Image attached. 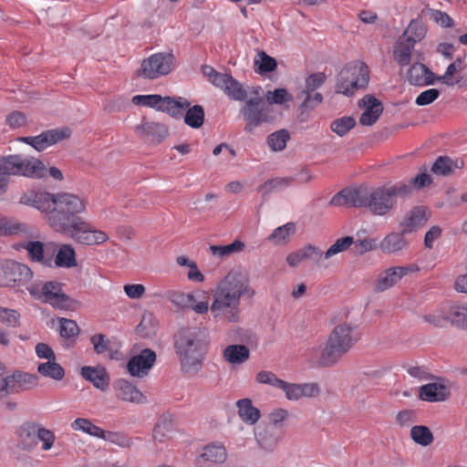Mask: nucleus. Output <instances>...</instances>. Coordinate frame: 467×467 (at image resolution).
<instances>
[{
	"instance_id": "55",
	"label": "nucleus",
	"mask_w": 467,
	"mask_h": 467,
	"mask_svg": "<svg viewBox=\"0 0 467 467\" xmlns=\"http://www.w3.org/2000/svg\"><path fill=\"white\" fill-rule=\"evenodd\" d=\"M20 313L16 309L0 306V323L7 327H17L20 326Z\"/></svg>"
},
{
	"instance_id": "3",
	"label": "nucleus",
	"mask_w": 467,
	"mask_h": 467,
	"mask_svg": "<svg viewBox=\"0 0 467 467\" xmlns=\"http://www.w3.org/2000/svg\"><path fill=\"white\" fill-rule=\"evenodd\" d=\"M19 202L45 213L46 222L52 229V219H63L69 210L84 212L86 209L85 201L78 195L67 192L52 194L40 189L24 192Z\"/></svg>"
},
{
	"instance_id": "38",
	"label": "nucleus",
	"mask_w": 467,
	"mask_h": 467,
	"mask_svg": "<svg viewBox=\"0 0 467 467\" xmlns=\"http://www.w3.org/2000/svg\"><path fill=\"white\" fill-rule=\"evenodd\" d=\"M223 83L217 86L223 89L224 93L234 100H244L246 98V91L242 84L234 79L231 75L223 76Z\"/></svg>"
},
{
	"instance_id": "30",
	"label": "nucleus",
	"mask_w": 467,
	"mask_h": 467,
	"mask_svg": "<svg viewBox=\"0 0 467 467\" xmlns=\"http://www.w3.org/2000/svg\"><path fill=\"white\" fill-rule=\"evenodd\" d=\"M16 247L26 249L32 262L40 263L46 266H50L52 264V258L45 254L44 244L40 241H29L25 244H20Z\"/></svg>"
},
{
	"instance_id": "18",
	"label": "nucleus",
	"mask_w": 467,
	"mask_h": 467,
	"mask_svg": "<svg viewBox=\"0 0 467 467\" xmlns=\"http://www.w3.org/2000/svg\"><path fill=\"white\" fill-rule=\"evenodd\" d=\"M80 374L84 379L101 391L107 390L109 387L110 377L103 366H84L81 368Z\"/></svg>"
},
{
	"instance_id": "52",
	"label": "nucleus",
	"mask_w": 467,
	"mask_h": 467,
	"mask_svg": "<svg viewBox=\"0 0 467 467\" xmlns=\"http://www.w3.org/2000/svg\"><path fill=\"white\" fill-rule=\"evenodd\" d=\"M356 125V120L352 117L344 116L333 120L330 129L337 135L343 137Z\"/></svg>"
},
{
	"instance_id": "36",
	"label": "nucleus",
	"mask_w": 467,
	"mask_h": 467,
	"mask_svg": "<svg viewBox=\"0 0 467 467\" xmlns=\"http://www.w3.org/2000/svg\"><path fill=\"white\" fill-rule=\"evenodd\" d=\"M227 458V451L220 442H213L206 445L200 459L210 463H223Z\"/></svg>"
},
{
	"instance_id": "54",
	"label": "nucleus",
	"mask_w": 467,
	"mask_h": 467,
	"mask_svg": "<svg viewBox=\"0 0 467 467\" xmlns=\"http://www.w3.org/2000/svg\"><path fill=\"white\" fill-rule=\"evenodd\" d=\"M292 178L283 177V178H275L272 180H268L259 186L258 191L262 192V194H268L274 191L280 190L291 184Z\"/></svg>"
},
{
	"instance_id": "26",
	"label": "nucleus",
	"mask_w": 467,
	"mask_h": 467,
	"mask_svg": "<svg viewBox=\"0 0 467 467\" xmlns=\"http://www.w3.org/2000/svg\"><path fill=\"white\" fill-rule=\"evenodd\" d=\"M408 80L414 86L432 85L435 81L434 74L421 63L413 64L408 72Z\"/></svg>"
},
{
	"instance_id": "49",
	"label": "nucleus",
	"mask_w": 467,
	"mask_h": 467,
	"mask_svg": "<svg viewBox=\"0 0 467 467\" xmlns=\"http://www.w3.org/2000/svg\"><path fill=\"white\" fill-rule=\"evenodd\" d=\"M172 431V423L169 417L163 416L160 419L153 429L152 439L157 442H163L169 438Z\"/></svg>"
},
{
	"instance_id": "58",
	"label": "nucleus",
	"mask_w": 467,
	"mask_h": 467,
	"mask_svg": "<svg viewBox=\"0 0 467 467\" xmlns=\"http://www.w3.org/2000/svg\"><path fill=\"white\" fill-rule=\"evenodd\" d=\"M162 101L161 95H136L132 98V102L138 106H146L160 110V105Z\"/></svg>"
},
{
	"instance_id": "64",
	"label": "nucleus",
	"mask_w": 467,
	"mask_h": 467,
	"mask_svg": "<svg viewBox=\"0 0 467 467\" xmlns=\"http://www.w3.org/2000/svg\"><path fill=\"white\" fill-rule=\"evenodd\" d=\"M326 78V75L321 72L311 74L306 79L305 89L302 91L314 92L325 83Z\"/></svg>"
},
{
	"instance_id": "23",
	"label": "nucleus",
	"mask_w": 467,
	"mask_h": 467,
	"mask_svg": "<svg viewBox=\"0 0 467 467\" xmlns=\"http://www.w3.org/2000/svg\"><path fill=\"white\" fill-rule=\"evenodd\" d=\"M70 130L68 129L50 130L33 137V148L41 151L47 147L69 137Z\"/></svg>"
},
{
	"instance_id": "61",
	"label": "nucleus",
	"mask_w": 467,
	"mask_h": 467,
	"mask_svg": "<svg viewBox=\"0 0 467 467\" xmlns=\"http://www.w3.org/2000/svg\"><path fill=\"white\" fill-rule=\"evenodd\" d=\"M60 328L59 332L61 337L65 338H72L78 335L79 328L78 324L71 319L61 318L59 320Z\"/></svg>"
},
{
	"instance_id": "51",
	"label": "nucleus",
	"mask_w": 467,
	"mask_h": 467,
	"mask_svg": "<svg viewBox=\"0 0 467 467\" xmlns=\"http://www.w3.org/2000/svg\"><path fill=\"white\" fill-rule=\"evenodd\" d=\"M244 244L239 240L234 241L227 245H212L210 250L212 254L219 257H226L234 253L241 252L244 248Z\"/></svg>"
},
{
	"instance_id": "8",
	"label": "nucleus",
	"mask_w": 467,
	"mask_h": 467,
	"mask_svg": "<svg viewBox=\"0 0 467 467\" xmlns=\"http://www.w3.org/2000/svg\"><path fill=\"white\" fill-rule=\"evenodd\" d=\"M3 160L11 175H22L26 177L42 178L47 170L45 165L34 158H25L19 155H9Z\"/></svg>"
},
{
	"instance_id": "25",
	"label": "nucleus",
	"mask_w": 467,
	"mask_h": 467,
	"mask_svg": "<svg viewBox=\"0 0 467 467\" xmlns=\"http://www.w3.org/2000/svg\"><path fill=\"white\" fill-rule=\"evenodd\" d=\"M402 231L400 233L392 232L388 234L380 242L379 248L384 254H396L406 249L409 242L404 237Z\"/></svg>"
},
{
	"instance_id": "14",
	"label": "nucleus",
	"mask_w": 467,
	"mask_h": 467,
	"mask_svg": "<svg viewBox=\"0 0 467 467\" xmlns=\"http://www.w3.org/2000/svg\"><path fill=\"white\" fill-rule=\"evenodd\" d=\"M115 396L118 400L132 404L146 402V397L132 383L124 379H117L113 384Z\"/></svg>"
},
{
	"instance_id": "42",
	"label": "nucleus",
	"mask_w": 467,
	"mask_h": 467,
	"mask_svg": "<svg viewBox=\"0 0 467 467\" xmlns=\"http://www.w3.org/2000/svg\"><path fill=\"white\" fill-rule=\"evenodd\" d=\"M352 244H354V238L352 236H345L337 239L325 253L321 251L320 266H326L325 260L347 251Z\"/></svg>"
},
{
	"instance_id": "46",
	"label": "nucleus",
	"mask_w": 467,
	"mask_h": 467,
	"mask_svg": "<svg viewBox=\"0 0 467 467\" xmlns=\"http://www.w3.org/2000/svg\"><path fill=\"white\" fill-rule=\"evenodd\" d=\"M254 64L257 68V72L260 74L272 72L277 67L276 60L262 50L257 51L254 59Z\"/></svg>"
},
{
	"instance_id": "31",
	"label": "nucleus",
	"mask_w": 467,
	"mask_h": 467,
	"mask_svg": "<svg viewBox=\"0 0 467 467\" xmlns=\"http://www.w3.org/2000/svg\"><path fill=\"white\" fill-rule=\"evenodd\" d=\"M238 408V416L247 425L255 424L260 417V410L253 405L250 399H241L236 402Z\"/></svg>"
},
{
	"instance_id": "59",
	"label": "nucleus",
	"mask_w": 467,
	"mask_h": 467,
	"mask_svg": "<svg viewBox=\"0 0 467 467\" xmlns=\"http://www.w3.org/2000/svg\"><path fill=\"white\" fill-rule=\"evenodd\" d=\"M266 100L270 104L283 105L285 102L293 100V96L285 88H276L274 91H268Z\"/></svg>"
},
{
	"instance_id": "37",
	"label": "nucleus",
	"mask_w": 467,
	"mask_h": 467,
	"mask_svg": "<svg viewBox=\"0 0 467 467\" xmlns=\"http://www.w3.org/2000/svg\"><path fill=\"white\" fill-rule=\"evenodd\" d=\"M296 230V227L294 223H287L275 228L266 240L275 246L285 245L295 235Z\"/></svg>"
},
{
	"instance_id": "29",
	"label": "nucleus",
	"mask_w": 467,
	"mask_h": 467,
	"mask_svg": "<svg viewBox=\"0 0 467 467\" xmlns=\"http://www.w3.org/2000/svg\"><path fill=\"white\" fill-rule=\"evenodd\" d=\"M414 46L405 36H400L395 43L393 50L394 60L401 67L408 66L411 61Z\"/></svg>"
},
{
	"instance_id": "7",
	"label": "nucleus",
	"mask_w": 467,
	"mask_h": 467,
	"mask_svg": "<svg viewBox=\"0 0 467 467\" xmlns=\"http://www.w3.org/2000/svg\"><path fill=\"white\" fill-rule=\"evenodd\" d=\"M368 67L363 62H353L339 72L336 91L346 96L353 95L358 89L365 88L369 80Z\"/></svg>"
},
{
	"instance_id": "22",
	"label": "nucleus",
	"mask_w": 467,
	"mask_h": 467,
	"mask_svg": "<svg viewBox=\"0 0 467 467\" xmlns=\"http://www.w3.org/2000/svg\"><path fill=\"white\" fill-rule=\"evenodd\" d=\"M11 235H18L23 238H32L34 236L28 224L12 218H0V236Z\"/></svg>"
},
{
	"instance_id": "60",
	"label": "nucleus",
	"mask_w": 467,
	"mask_h": 467,
	"mask_svg": "<svg viewBox=\"0 0 467 467\" xmlns=\"http://www.w3.org/2000/svg\"><path fill=\"white\" fill-rule=\"evenodd\" d=\"M157 327V321L151 314H146L142 317L140 323L138 325V331L143 337L152 335Z\"/></svg>"
},
{
	"instance_id": "2",
	"label": "nucleus",
	"mask_w": 467,
	"mask_h": 467,
	"mask_svg": "<svg viewBox=\"0 0 467 467\" xmlns=\"http://www.w3.org/2000/svg\"><path fill=\"white\" fill-rule=\"evenodd\" d=\"M254 296L255 290L251 285L248 274L241 268L230 270L213 292V318L223 324L238 323L241 319V299L253 298Z\"/></svg>"
},
{
	"instance_id": "5",
	"label": "nucleus",
	"mask_w": 467,
	"mask_h": 467,
	"mask_svg": "<svg viewBox=\"0 0 467 467\" xmlns=\"http://www.w3.org/2000/svg\"><path fill=\"white\" fill-rule=\"evenodd\" d=\"M207 347L204 333L198 328L187 327L177 332L174 349L184 373L194 375L202 369Z\"/></svg>"
},
{
	"instance_id": "45",
	"label": "nucleus",
	"mask_w": 467,
	"mask_h": 467,
	"mask_svg": "<svg viewBox=\"0 0 467 467\" xmlns=\"http://www.w3.org/2000/svg\"><path fill=\"white\" fill-rule=\"evenodd\" d=\"M37 371L43 377L52 379L54 380H61L65 376L64 368L56 362V359H50L40 363Z\"/></svg>"
},
{
	"instance_id": "1",
	"label": "nucleus",
	"mask_w": 467,
	"mask_h": 467,
	"mask_svg": "<svg viewBox=\"0 0 467 467\" xmlns=\"http://www.w3.org/2000/svg\"><path fill=\"white\" fill-rule=\"evenodd\" d=\"M410 193V185L402 182L377 188H346L332 197L329 205L366 208L373 215L385 216L394 209L398 197H407Z\"/></svg>"
},
{
	"instance_id": "57",
	"label": "nucleus",
	"mask_w": 467,
	"mask_h": 467,
	"mask_svg": "<svg viewBox=\"0 0 467 467\" xmlns=\"http://www.w3.org/2000/svg\"><path fill=\"white\" fill-rule=\"evenodd\" d=\"M297 99L301 100V108L314 109L322 102L323 96L319 92L312 95V92L301 91L297 95Z\"/></svg>"
},
{
	"instance_id": "16",
	"label": "nucleus",
	"mask_w": 467,
	"mask_h": 467,
	"mask_svg": "<svg viewBox=\"0 0 467 467\" xmlns=\"http://www.w3.org/2000/svg\"><path fill=\"white\" fill-rule=\"evenodd\" d=\"M135 132L153 143L161 142L169 134L168 128L164 124L146 119L135 127Z\"/></svg>"
},
{
	"instance_id": "11",
	"label": "nucleus",
	"mask_w": 467,
	"mask_h": 467,
	"mask_svg": "<svg viewBox=\"0 0 467 467\" xmlns=\"http://www.w3.org/2000/svg\"><path fill=\"white\" fill-rule=\"evenodd\" d=\"M175 65V57L171 53H156L141 63L140 75L146 78L155 79L168 75Z\"/></svg>"
},
{
	"instance_id": "21",
	"label": "nucleus",
	"mask_w": 467,
	"mask_h": 467,
	"mask_svg": "<svg viewBox=\"0 0 467 467\" xmlns=\"http://www.w3.org/2000/svg\"><path fill=\"white\" fill-rule=\"evenodd\" d=\"M321 250L314 245L304 246L293 253L287 254L285 260L290 267H297L306 260L313 261L317 265L320 266Z\"/></svg>"
},
{
	"instance_id": "12",
	"label": "nucleus",
	"mask_w": 467,
	"mask_h": 467,
	"mask_svg": "<svg viewBox=\"0 0 467 467\" xmlns=\"http://www.w3.org/2000/svg\"><path fill=\"white\" fill-rule=\"evenodd\" d=\"M155 361L156 353L150 348H144L129 360L127 369L131 376L143 378L149 374Z\"/></svg>"
},
{
	"instance_id": "62",
	"label": "nucleus",
	"mask_w": 467,
	"mask_h": 467,
	"mask_svg": "<svg viewBox=\"0 0 467 467\" xmlns=\"http://www.w3.org/2000/svg\"><path fill=\"white\" fill-rule=\"evenodd\" d=\"M425 12L431 19L435 21L442 27H451L453 26V20L445 12L431 8L427 9Z\"/></svg>"
},
{
	"instance_id": "56",
	"label": "nucleus",
	"mask_w": 467,
	"mask_h": 467,
	"mask_svg": "<svg viewBox=\"0 0 467 467\" xmlns=\"http://www.w3.org/2000/svg\"><path fill=\"white\" fill-rule=\"evenodd\" d=\"M38 441L42 442L43 451H49L55 443L56 435L52 431L36 423V441Z\"/></svg>"
},
{
	"instance_id": "24",
	"label": "nucleus",
	"mask_w": 467,
	"mask_h": 467,
	"mask_svg": "<svg viewBox=\"0 0 467 467\" xmlns=\"http://www.w3.org/2000/svg\"><path fill=\"white\" fill-rule=\"evenodd\" d=\"M451 392L447 386L441 383H429L421 386L419 390L420 398L428 402L446 400Z\"/></svg>"
},
{
	"instance_id": "43",
	"label": "nucleus",
	"mask_w": 467,
	"mask_h": 467,
	"mask_svg": "<svg viewBox=\"0 0 467 467\" xmlns=\"http://www.w3.org/2000/svg\"><path fill=\"white\" fill-rule=\"evenodd\" d=\"M427 28L420 19H412L406 30L401 35L413 45L420 42L426 36Z\"/></svg>"
},
{
	"instance_id": "40",
	"label": "nucleus",
	"mask_w": 467,
	"mask_h": 467,
	"mask_svg": "<svg viewBox=\"0 0 467 467\" xmlns=\"http://www.w3.org/2000/svg\"><path fill=\"white\" fill-rule=\"evenodd\" d=\"M250 356L248 348L244 345H230L223 350L224 359L233 365L243 364Z\"/></svg>"
},
{
	"instance_id": "53",
	"label": "nucleus",
	"mask_w": 467,
	"mask_h": 467,
	"mask_svg": "<svg viewBox=\"0 0 467 467\" xmlns=\"http://www.w3.org/2000/svg\"><path fill=\"white\" fill-rule=\"evenodd\" d=\"M423 320L434 327H443L449 321L447 306L433 310L423 316Z\"/></svg>"
},
{
	"instance_id": "19",
	"label": "nucleus",
	"mask_w": 467,
	"mask_h": 467,
	"mask_svg": "<svg viewBox=\"0 0 467 467\" xmlns=\"http://www.w3.org/2000/svg\"><path fill=\"white\" fill-rule=\"evenodd\" d=\"M428 219L426 209L422 206H416L406 213L400 223V227L403 234H411L423 227Z\"/></svg>"
},
{
	"instance_id": "34",
	"label": "nucleus",
	"mask_w": 467,
	"mask_h": 467,
	"mask_svg": "<svg viewBox=\"0 0 467 467\" xmlns=\"http://www.w3.org/2000/svg\"><path fill=\"white\" fill-rule=\"evenodd\" d=\"M462 167L463 161L462 160H452L447 156H440L433 163L431 171L439 176H448Z\"/></svg>"
},
{
	"instance_id": "28",
	"label": "nucleus",
	"mask_w": 467,
	"mask_h": 467,
	"mask_svg": "<svg viewBox=\"0 0 467 467\" xmlns=\"http://www.w3.org/2000/svg\"><path fill=\"white\" fill-rule=\"evenodd\" d=\"M190 105V102L182 97H162V101L160 105V110L167 112L169 115L175 119H180L183 116L184 110L189 108Z\"/></svg>"
},
{
	"instance_id": "41",
	"label": "nucleus",
	"mask_w": 467,
	"mask_h": 467,
	"mask_svg": "<svg viewBox=\"0 0 467 467\" xmlns=\"http://www.w3.org/2000/svg\"><path fill=\"white\" fill-rule=\"evenodd\" d=\"M449 321L461 328H467V303H454L447 306Z\"/></svg>"
},
{
	"instance_id": "15",
	"label": "nucleus",
	"mask_w": 467,
	"mask_h": 467,
	"mask_svg": "<svg viewBox=\"0 0 467 467\" xmlns=\"http://www.w3.org/2000/svg\"><path fill=\"white\" fill-rule=\"evenodd\" d=\"M289 400H298L301 398H312L319 394L320 389L317 383H288L283 380L280 388Z\"/></svg>"
},
{
	"instance_id": "39",
	"label": "nucleus",
	"mask_w": 467,
	"mask_h": 467,
	"mask_svg": "<svg viewBox=\"0 0 467 467\" xmlns=\"http://www.w3.org/2000/svg\"><path fill=\"white\" fill-rule=\"evenodd\" d=\"M55 265L57 267L73 268L77 266L76 252L71 244L59 246L55 257Z\"/></svg>"
},
{
	"instance_id": "13",
	"label": "nucleus",
	"mask_w": 467,
	"mask_h": 467,
	"mask_svg": "<svg viewBox=\"0 0 467 467\" xmlns=\"http://www.w3.org/2000/svg\"><path fill=\"white\" fill-rule=\"evenodd\" d=\"M263 111L264 101L262 99H251L245 102V105L241 109V113L246 122L244 127L246 132H253L256 127L265 120Z\"/></svg>"
},
{
	"instance_id": "44",
	"label": "nucleus",
	"mask_w": 467,
	"mask_h": 467,
	"mask_svg": "<svg viewBox=\"0 0 467 467\" xmlns=\"http://www.w3.org/2000/svg\"><path fill=\"white\" fill-rule=\"evenodd\" d=\"M70 427L73 431H81L89 436L99 438L103 437V429L93 424L90 420L86 418H78L74 420Z\"/></svg>"
},
{
	"instance_id": "32",
	"label": "nucleus",
	"mask_w": 467,
	"mask_h": 467,
	"mask_svg": "<svg viewBox=\"0 0 467 467\" xmlns=\"http://www.w3.org/2000/svg\"><path fill=\"white\" fill-rule=\"evenodd\" d=\"M188 309L199 315L211 312V305L209 303V294L204 290H195L189 293Z\"/></svg>"
},
{
	"instance_id": "48",
	"label": "nucleus",
	"mask_w": 467,
	"mask_h": 467,
	"mask_svg": "<svg viewBox=\"0 0 467 467\" xmlns=\"http://www.w3.org/2000/svg\"><path fill=\"white\" fill-rule=\"evenodd\" d=\"M184 122L192 129L200 128L204 121V110L200 105H194L186 109Z\"/></svg>"
},
{
	"instance_id": "50",
	"label": "nucleus",
	"mask_w": 467,
	"mask_h": 467,
	"mask_svg": "<svg viewBox=\"0 0 467 467\" xmlns=\"http://www.w3.org/2000/svg\"><path fill=\"white\" fill-rule=\"evenodd\" d=\"M289 138V133L285 130H280L267 137V144L273 151H280L285 148Z\"/></svg>"
},
{
	"instance_id": "17",
	"label": "nucleus",
	"mask_w": 467,
	"mask_h": 467,
	"mask_svg": "<svg viewBox=\"0 0 467 467\" xmlns=\"http://www.w3.org/2000/svg\"><path fill=\"white\" fill-rule=\"evenodd\" d=\"M358 106L364 108V112L359 118V123L363 126L373 125L383 112L381 102L370 95L363 97L359 100Z\"/></svg>"
},
{
	"instance_id": "20",
	"label": "nucleus",
	"mask_w": 467,
	"mask_h": 467,
	"mask_svg": "<svg viewBox=\"0 0 467 467\" xmlns=\"http://www.w3.org/2000/svg\"><path fill=\"white\" fill-rule=\"evenodd\" d=\"M410 271L411 269L407 266H395L385 270L384 272L379 275V277L375 285V290L379 292H383L392 287Z\"/></svg>"
},
{
	"instance_id": "27",
	"label": "nucleus",
	"mask_w": 467,
	"mask_h": 467,
	"mask_svg": "<svg viewBox=\"0 0 467 467\" xmlns=\"http://www.w3.org/2000/svg\"><path fill=\"white\" fill-rule=\"evenodd\" d=\"M6 379L11 385V393L31 389L37 385V377L25 372H15L13 375L7 376Z\"/></svg>"
},
{
	"instance_id": "35",
	"label": "nucleus",
	"mask_w": 467,
	"mask_h": 467,
	"mask_svg": "<svg viewBox=\"0 0 467 467\" xmlns=\"http://www.w3.org/2000/svg\"><path fill=\"white\" fill-rule=\"evenodd\" d=\"M36 445V423L23 425L18 432V447L24 451H30Z\"/></svg>"
},
{
	"instance_id": "10",
	"label": "nucleus",
	"mask_w": 467,
	"mask_h": 467,
	"mask_svg": "<svg viewBox=\"0 0 467 467\" xmlns=\"http://www.w3.org/2000/svg\"><path fill=\"white\" fill-rule=\"evenodd\" d=\"M33 278L32 270L25 264L7 261L0 265V286L25 285Z\"/></svg>"
},
{
	"instance_id": "6",
	"label": "nucleus",
	"mask_w": 467,
	"mask_h": 467,
	"mask_svg": "<svg viewBox=\"0 0 467 467\" xmlns=\"http://www.w3.org/2000/svg\"><path fill=\"white\" fill-rule=\"evenodd\" d=\"M82 212L67 211L63 219H52L53 230L67 234L76 243L83 245H99L109 240L108 234L92 227L88 222L77 217Z\"/></svg>"
},
{
	"instance_id": "63",
	"label": "nucleus",
	"mask_w": 467,
	"mask_h": 467,
	"mask_svg": "<svg viewBox=\"0 0 467 467\" xmlns=\"http://www.w3.org/2000/svg\"><path fill=\"white\" fill-rule=\"evenodd\" d=\"M90 342L96 354L101 355L110 349V342L103 334H95L90 337Z\"/></svg>"
},
{
	"instance_id": "4",
	"label": "nucleus",
	"mask_w": 467,
	"mask_h": 467,
	"mask_svg": "<svg viewBox=\"0 0 467 467\" xmlns=\"http://www.w3.org/2000/svg\"><path fill=\"white\" fill-rule=\"evenodd\" d=\"M359 339L355 327L344 322L334 327L327 343L317 344L307 348L303 358L306 361L321 366L335 364Z\"/></svg>"
},
{
	"instance_id": "47",
	"label": "nucleus",
	"mask_w": 467,
	"mask_h": 467,
	"mask_svg": "<svg viewBox=\"0 0 467 467\" xmlns=\"http://www.w3.org/2000/svg\"><path fill=\"white\" fill-rule=\"evenodd\" d=\"M412 441L420 446H429L433 442L434 437L427 426L416 425L410 430Z\"/></svg>"
},
{
	"instance_id": "9",
	"label": "nucleus",
	"mask_w": 467,
	"mask_h": 467,
	"mask_svg": "<svg viewBox=\"0 0 467 467\" xmlns=\"http://www.w3.org/2000/svg\"><path fill=\"white\" fill-rule=\"evenodd\" d=\"M28 292L36 299L51 305L55 308H65L67 306L68 296H66L61 284L56 281L47 282L43 285L34 284L27 287Z\"/></svg>"
},
{
	"instance_id": "33",
	"label": "nucleus",
	"mask_w": 467,
	"mask_h": 467,
	"mask_svg": "<svg viewBox=\"0 0 467 467\" xmlns=\"http://www.w3.org/2000/svg\"><path fill=\"white\" fill-rule=\"evenodd\" d=\"M256 441L261 448L272 451L282 439V433L275 427H267L255 434Z\"/></svg>"
}]
</instances>
